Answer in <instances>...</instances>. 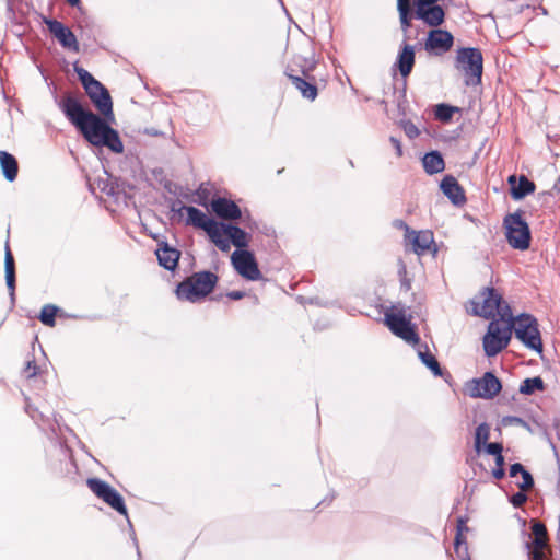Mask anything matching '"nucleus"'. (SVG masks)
<instances>
[{"mask_svg": "<svg viewBox=\"0 0 560 560\" xmlns=\"http://www.w3.org/2000/svg\"><path fill=\"white\" fill-rule=\"evenodd\" d=\"M503 228L508 244L518 250H526L530 246V230L522 218V211L509 213L503 219Z\"/></svg>", "mask_w": 560, "mask_h": 560, "instance_id": "nucleus-4", "label": "nucleus"}, {"mask_svg": "<svg viewBox=\"0 0 560 560\" xmlns=\"http://www.w3.org/2000/svg\"><path fill=\"white\" fill-rule=\"evenodd\" d=\"M385 323L393 334L410 343H417L419 337L409 319L406 318L404 310L385 313Z\"/></svg>", "mask_w": 560, "mask_h": 560, "instance_id": "nucleus-9", "label": "nucleus"}, {"mask_svg": "<svg viewBox=\"0 0 560 560\" xmlns=\"http://www.w3.org/2000/svg\"><path fill=\"white\" fill-rule=\"evenodd\" d=\"M412 246V250L417 255H423L427 253L434 242L433 233L429 230L425 231H411L409 237H406Z\"/></svg>", "mask_w": 560, "mask_h": 560, "instance_id": "nucleus-19", "label": "nucleus"}, {"mask_svg": "<svg viewBox=\"0 0 560 560\" xmlns=\"http://www.w3.org/2000/svg\"><path fill=\"white\" fill-rule=\"evenodd\" d=\"M395 226H397L399 229H404L406 231L405 237H409V234L411 233V230L409 229V226L402 220L395 221Z\"/></svg>", "mask_w": 560, "mask_h": 560, "instance_id": "nucleus-49", "label": "nucleus"}, {"mask_svg": "<svg viewBox=\"0 0 560 560\" xmlns=\"http://www.w3.org/2000/svg\"><path fill=\"white\" fill-rule=\"evenodd\" d=\"M481 298L482 302L480 306L479 303L474 302V314L487 319L494 318L501 294L493 288H486L481 292Z\"/></svg>", "mask_w": 560, "mask_h": 560, "instance_id": "nucleus-14", "label": "nucleus"}, {"mask_svg": "<svg viewBox=\"0 0 560 560\" xmlns=\"http://www.w3.org/2000/svg\"><path fill=\"white\" fill-rule=\"evenodd\" d=\"M85 92L96 109L105 117L113 118V102L108 90L97 80L86 86Z\"/></svg>", "mask_w": 560, "mask_h": 560, "instance_id": "nucleus-11", "label": "nucleus"}, {"mask_svg": "<svg viewBox=\"0 0 560 560\" xmlns=\"http://www.w3.org/2000/svg\"><path fill=\"white\" fill-rule=\"evenodd\" d=\"M399 12V20L401 30L407 33L411 26V9H407L401 4V8H397Z\"/></svg>", "mask_w": 560, "mask_h": 560, "instance_id": "nucleus-37", "label": "nucleus"}, {"mask_svg": "<svg viewBox=\"0 0 560 560\" xmlns=\"http://www.w3.org/2000/svg\"><path fill=\"white\" fill-rule=\"evenodd\" d=\"M37 365L34 361H27L26 366L24 369V373L27 378H32L37 375Z\"/></svg>", "mask_w": 560, "mask_h": 560, "instance_id": "nucleus-43", "label": "nucleus"}, {"mask_svg": "<svg viewBox=\"0 0 560 560\" xmlns=\"http://www.w3.org/2000/svg\"><path fill=\"white\" fill-rule=\"evenodd\" d=\"M440 188L443 194L456 206H460L466 201L465 194L457 179L452 175H446Z\"/></svg>", "mask_w": 560, "mask_h": 560, "instance_id": "nucleus-17", "label": "nucleus"}, {"mask_svg": "<svg viewBox=\"0 0 560 560\" xmlns=\"http://www.w3.org/2000/svg\"><path fill=\"white\" fill-rule=\"evenodd\" d=\"M415 16L422 20L429 26L438 27L444 22L445 12L441 5L435 4L416 9Z\"/></svg>", "mask_w": 560, "mask_h": 560, "instance_id": "nucleus-18", "label": "nucleus"}, {"mask_svg": "<svg viewBox=\"0 0 560 560\" xmlns=\"http://www.w3.org/2000/svg\"><path fill=\"white\" fill-rule=\"evenodd\" d=\"M455 67L464 73L466 85H477L481 83L483 57L480 49L474 47L457 49Z\"/></svg>", "mask_w": 560, "mask_h": 560, "instance_id": "nucleus-3", "label": "nucleus"}, {"mask_svg": "<svg viewBox=\"0 0 560 560\" xmlns=\"http://www.w3.org/2000/svg\"><path fill=\"white\" fill-rule=\"evenodd\" d=\"M179 213L182 211H186L187 219L186 224L192 225L197 229H201L205 231L208 223L212 220V218H209L205 212H202L200 209L195 208L192 206H182L178 210Z\"/></svg>", "mask_w": 560, "mask_h": 560, "instance_id": "nucleus-22", "label": "nucleus"}, {"mask_svg": "<svg viewBox=\"0 0 560 560\" xmlns=\"http://www.w3.org/2000/svg\"><path fill=\"white\" fill-rule=\"evenodd\" d=\"M419 357L422 363L427 365L435 376L442 375L441 366L434 355L429 352H419Z\"/></svg>", "mask_w": 560, "mask_h": 560, "instance_id": "nucleus-35", "label": "nucleus"}, {"mask_svg": "<svg viewBox=\"0 0 560 560\" xmlns=\"http://www.w3.org/2000/svg\"><path fill=\"white\" fill-rule=\"evenodd\" d=\"M504 458L502 456V453H499V455H495V464L497 467H503Z\"/></svg>", "mask_w": 560, "mask_h": 560, "instance_id": "nucleus-52", "label": "nucleus"}, {"mask_svg": "<svg viewBox=\"0 0 560 560\" xmlns=\"http://www.w3.org/2000/svg\"><path fill=\"white\" fill-rule=\"evenodd\" d=\"M495 315L499 316L498 320L502 324H515L516 318L513 317L511 306L503 301L502 296L499 300V307L498 311H495Z\"/></svg>", "mask_w": 560, "mask_h": 560, "instance_id": "nucleus-33", "label": "nucleus"}, {"mask_svg": "<svg viewBox=\"0 0 560 560\" xmlns=\"http://www.w3.org/2000/svg\"><path fill=\"white\" fill-rule=\"evenodd\" d=\"M65 116L80 130L93 145L98 147L103 135L109 128L105 119L91 110L84 109L81 102L72 94H66L58 103Z\"/></svg>", "mask_w": 560, "mask_h": 560, "instance_id": "nucleus-1", "label": "nucleus"}, {"mask_svg": "<svg viewBox=\"0 0 560 560\" xmlns=\"http://www.w3.org/2000/svg\"><path fill=\"white\" fill-rule=\"evenodd\" d=\"M510 420L513 422H522V419H520L517 417L510 418Z\"/></svg>", "mask_w": 560, "mask_h": 560, "instance_id": "nucleus-56", "label": "nucleus"}, {"mask_svg": "<svg viewBox=\"0 0 560 560\" xmlns=\"http://www.w3.org/2000/svg\"><path fill=\"white\" fill-rule=\"evenodd\" d=\"M508 183L511 186V196L515 200H521L535 191V184L524 175L520 177L518 182L515 175H511Z\"/></svg>", "mask_w": 560, "mask_h": 560, "instance_id": "nucleus-20", "label": "nucleus"}, {"mask_svg": "<svg viewBox=\"0 0 560 560\" xmlns=\"http://www.w3.org/2000/svg\"><path fill=\"white\" fill-rule=\"evenodd\" d=\"M422 165L428 174L440 173L445 167L443 156L438 151L427 153L422 159Z\"/></svg>", "mask_w": 560, "mask_h": 560, "instance_id": "nucleus-26", "label": "nucleus"}, {"mask_svg": "<svg viewBox=\"0 0 560 560\" xmlns=\"http://www.w3.org/2000/svg\"><path fill=\"white\" fill-rule=\"evenodd\" d=\"M523 471H525V468L522 464L520 463H515L513 465H511L510 467V476L511 477H515L517 476L518 474H523Z\"/></svg>", "mask_w": 560, "mask_h": 560, "instance_id": "nucleus-45", "label": "nucleus"}, {"mask_svg": "<svg viewBox=\"0 0 560 560\" xmlns=\"http://www.w3.org/2000/svg\"><path fill=\"white\" fill-rule=\"evenodd\" d=\"M293 85L301 92L303 97L314 101L317 96V88L315 84L307 82L305 79L289 74Z\"/></svg>", "mask_w": 560, "mask_h": 560, "instance_id": "nucleus-29", "label": "nucleus"}, {"mask_svg": "<svg viewBox=\"0 0 560 560\" xmlns=\"http://www.w3.org/2000/svg\"><path fill=\"white\" fill-rule=\"evenodd\" d=\"M0 165L5 179L13 182L19 172L16 159L5 151H0Z\"/></svg>", "mask_w": 560, "mask_h": 560, "instance_id": "nucleus-25", "label": "nucleus"}, {"mask_svg": "<svg viewBox=\"0 0 560 560\" xmlns=\"http://www.w3.org/2000/svg\"><path fill=\"white\" fill-rule=\"evenodd\" d=\"M71 7H79L81 1L80 0H66Z\"/></svg>", "mask_w": 560, "mask_h": 560, "instance_id": "nucleus-54", "label": "nucleus"}, {"mask_svg": "<svg viewBox=\"0 0 560 560\" xmlns=\"http://www.w3.org/2000/svg\"><path fill=\"white\" fill-rule=\"evenodd\" d=\"M59 308L56 305L52 304H46L43 306L40 314H39V320L48 327H54L56 325V315Z\"/></svg>", "mask_w": 560, "mask_h": 560, "instance_id": "nucleus-32", "label": "nucleus"}, {"mask_svg": "<svg viewBox=\"0 0 560 560\" xmlns=\"http://www.w3.org/2000/svg\"><path fill=\"white\" fill-rule=\"evenodd\" d=\"M553 189L557 190V191H560V177L558 178V180L553 185Z\"/></svg>", "mask_w": 560, "mask_h": 560, "instance_id": "nucleus-55", "label": "nucleus"}, {"mask_svg": "<svg viewBox=\"0 0 560 560\" xmlns=\"http://www.w3.org/2000/svg\"><path fill=\"white\" fill-rule=\"evenodd\" d=\"M454 44V37L451 32L442 28L431 30L424 44L427 51L435 55L447 52Z\"/></svg>", "mask_w": 560, "mask_h": 560, "instance_id": "nucleus-12", "label": "nucleus"}, {"mask_svg": "<svg viewBox=\"0 0 560 560\" xmlns=\"http://www.w3.org/2000/svg\"><path fill=\"white\" fill-rule=\"evenodd\" d=\"M401 4L407 9H411L410 0H397V8H401Z\"/></svg>", "mask_w": 560, "mask_h": 560, "instance_id": "nucleus-51", "label": "nucleus"}, {"mask_svg": "<svg viewBox=\"0 0 560 560\" xmlns=\"http://www.w3.org/2000/svg\"><path fill=\"white\" fill-rule=\"evenodd\" d=\"M402 128H404L405 133L410 139H413V138L418 137L419 133H420L418 127L413 122H411V121H405L402 124Z\"/></svg>", "mask_w": 560, "mask_h": 560, "instance_id": "nucleus-41", "label": "nucleus"}, {"mask_svg": "<svg viewBox=\"0 0 560 560\" xmlns=\"http://www.w3.org/2000/svg\"><path fill=\"white\" fill-rule=\"evenodd\" d=\"M490 436V427L487 423H480L475 433V446L477 451L482 444H486Z\"/></svg>", "mask_w": 560, "mask_h": 560, "instance_id": "nucleus-36", "label": "nucleus"}, {"mask_svg": "<svg viewBox=\"0 0 560 560\" xmlns=\"http://www.w3.org/2000/svg\"><path fill=\"white\" fill-rule=\"evenodd\" d=\"M389 141L393 144V147H394V149L396 151L397 156L400 158L402 155V147H401L400 141L397 138H395V137H390Z\"/></svg>", "mask_w": 560, "mask_h": 560, "instance_id": "nucleus-46", "label": "nucleus"}, {"mask_svg": "<svg viewBox=\"0 0 560 560\" xmlns=\"http://www.w3.org/2000/svg\"><path fill=\"white\" fill-rule=\"evenodd\" d=\"M415 65V47L404 44L397 57V67L402 77L410 74Z\"/></svg>", "mask_w": 560, "mask_h": 560, "instance_id": "nucleus-23", "label": "nucleus"}, {"mask_svg": "<svg viewBox=\"0 0 560 560\" xmlns=\"http://www.w3.org/2000/svg\"><path fill=\"white\" fill-rule=\"evenodd\" d=\"M89 489L106 504L116 510L121 515L127 516V508L125 505L122 497L117 490L109 486L106 481L98 478H89Z\"/></svg>", "mask_w": 560, "mask_h": 560, "instance_id": "nucleus-8", "label": "nucleus"}, {"mask_svg": "<svg viewBox=\"0 0 560 560\" xmlns=\"http://www.w3.org/2000/svg\"><path fill=\"white\" fill-rule=\"evenodd\" d=\"M501 389L502 384L492 372H486L481 377L465 384V392L472 398L492 399Z\"/></svg>", "mask_w": 560, "mask_h": 560, "instance_id": "nucleus-7", "label": "nucleus"}, {"mask_svg": "<svg viewBox=\"0 0 560 560\" xmlns=\"http://www.w3.org/2000/svg\"><path fill=\"white\" fill-rule=\"evenodd\" d=\"M545 384L540 376H535L530 378H525L521 386H520V393L524 395H532L536 390H544Z\"/></svg>", "mask_w": 560, "mask_h": 560, "instance_id": "nucleus-31", "label": "nucleus"}, {"mask_svg": "<svg viewBox=\"0 0 560 560\" xmlns=\"http://www.w3.org/2000/svg\"><path fill=\"white\" fill-rule=\"evenodd\" d=\"M486 451L490 455H499V453H502V445L500 443H486Z\"/></svg>", "mask_w": 560, "mask_h": 560, "instance_id": "nucleus-44", "label": "nucleus"}, {"mask_svg": "<svg viewBox=\"0 0 560 560\" xmlns=\"http://www.w3.org/2000/svg\"><path fill=\"white\" fill-rule=\"evenodd\" d=\"M513 325L502 324L492 319L488 325V330L483 336V350L487 357H495L505 349L511 340Z\"/></svg>", "mask_w": 560, "mask_h": 560, "instance_id": "nucleus-6", "label": "nucleus"}, {"mask_svg": "<svg viewBox=\"0 0 560 560\" xmlns=\"http://www.w3.org/2000/svg\"><path fill=\"white\" fill-rule=\"evenodd\" d=\"M460 544V534L458 533L455 538V548L457 552H459Z\"/></svg>", "mask_w": 560, "mask_h": 560, "instance_id": "nucleus-53", "label": "nucleus"}, {"mask_svg": "<svg viewBox=\"0 0 560 560\" xmlns=\"http://www.w3.org/2000/svg\"><path fill=\"white\" fill-rule=\"evenodd\" d=\"M226 236L230 244L232 243L237 248H245L248 246L249 235L236 225L229 224V226H226Z\"/></svg>", "mask_w": 560, "mask_h": 560, "instance_id": "nucleus-28", "label": "nucleus"}, {"mask_svg": "<svg viewBox=\"0 0 560 560\" xmlns=\"http://www.w3.org/2000/svg\"><path fill=\"white\" fill-rule=\"evenodd\" d=\"M98 147H106L112 152L118 153V154L124 152V144L120 140V137H119L118 132L115 129H113L110 126L107 129V131L105 132V135H103V138H102Z\"/></svg>", "mask_w": 560, "mask_h": 560, "instance_id": "nucleus-27", "label": "nucleus"}, {"mask_svg": "<svg viewBox=\"0 0 560 560\" xmlns=\"http://www.w3.org/2000/svg\"><path fill=\"white\" fill-rule=\"evenodd\" d=\"M505 475V471L503 469V467H497L495 469H493L492 471V476L495 478V479H502Z\"/></svg>", "mask_w": 560, "mask_h": 560, "instance_id": "nucleus-50", "label": "nucleus"}, {"mask_svg": "<svg viewBox=\"0 0 560 560\" xmlns=\"http://www.w3.org/2000/svg\"><path fill=\"white\" fill-rule=\"evenodd\" d=\"M439 0H415L416 9L435 5Z\"/></svg>", "mask_w": 560, "mask_h": 560, "instance_id": "nucleus-47", "label": "nucleus"}, {"mask_svg": "<svg viewBox=\"0 0 560 560\" xmlns=\"http://www.w3.org/2000/svg\"><path fill=\"white\" fill-rule=\"evenodd\" d=\"M44 23L47 25L51 35L59 42V44L73 50L79 51V43L73 32L57 20L44 19Z\"/></svg>", "mask_w": 560, "mask_h": 560, "instance_id": "nucleus-13", "label": "nucleus"}, {"mask_svg": "<svg viewBox=\"0 0 560 560\" xmlns=\"http://www.w3.org/2000/svg\"><path fill=\"white\" fill-rule=\"evenodd\" d=\"M4 271L7 287L10 291L11 300L14 301L15 296V266L14 258L10 250L9 243L5 244V256H4Z\"/></svg>", "mask_w": 560, "mask_h": 560, "instance_id": "nucleus-24", "label": "nucleus"}, {"mask_svg": "<svg viewBox=\"0 0 560 560\" xmlns=\"http://www.w3.org/2000/svg\"><path fill=\"white\" fill-rule=\"evenodd\" d=\"M74 71L78 74L84 89L96 80L88 70L81 67L74 66Z\"/></svg>", "mask_w": 560, "mask_h": 560, "instance_id": "nucleus-38", "label": "nucleus"}, {"mask_svg": "<svg viewBox=\"0 0 560 560\" xmlns=\"http://www.w3.org/2000/svg\"><path fill=\"white\" fill-rule=\"evenodd\" d=\"M217 281L218 277L211 271L196 272L177 285V298L189 302H197L212 292Z\"/></svg>", "mask_w": 560, "mask_h": 560, "instance_id": "nucleus-2", "label": "nucleus"}, {"mask_svg": "<svg viewBox=\"0 0 560 560\" xmlns=\"http://www.w3.org/2000/svg\"><path fill=\"white\" fill-rule=\"evenodd\" d=\"M527 501V495L525 493V491H518L516 493H514L511 499H510V502L515 506V508H520L522 506L525 502Z\"/></svg>", "mask_w": 560, "mask_h": 560, "instance_id": "nucleus-42", "label": "nucleus"}, {"mask_svg": "<svg viewBox=\"0 0 560 560\" xmlns=\"http://www.w3.org/2000/svg\"><path fill=\"white\" fill-rule=\"evenodd\" d=\"M159 264L167 270H174L177 267L180 253L171 247L167 243L159 244L155 252Z\"/></svg>", "mask_w": 560, "mask_h": 560, "instance_id": "nucleus-21", "label": "nucleus"}, {"mask_svg": "<svg viewBox=\"0 0 560 560\" xmlns=\"http://www.w3.org/2000/svg\"><path fill=\"white\" fill-rule=\"evenodd\" d=\"M522 491H527L534 487V479L529 471L525 469L522 474V482L517 483Z\"/></svg>", "mask_w": 560, "mask_h": 560, "instance_id": "nucleus-40", "label": "nucleus"}, {"mask_svg": "<svg viewBox=\"0 0 560 560\" xmlns=\"http://www.w3.org/2000/svg\"><path fill=\"white\" fill-rule=\"evenodd\" d=\"M228 298H230L231 300H241L245 296V292L243 291H230L228 294Z\"/></svg>", "mask_w": 560, "mask_h": 560, "instance_id": "nucleus-48", "label": "nucleus"}, {"mask_svg": "<svg viewBox=\"0 0 560 560\" xmlns=\"http://www.w3.org/2000/svg\"><path fill=\"white\" fill-rule=\"evenodd\" d=\"M457 110H458L457 107H454V106H451L447 104H439L435 106L434 114L439 120H441L443 122H447L452 119L454 113Z\"/></svg>", "mask_w": 560, "mask_h": 560, "instance_id": "nucleus-34", "label": "nucleus"}, {"mask_svg": "<svg viewBox=\"0 0 560 560\" xmlns=\"http://www.w3.org/2000/svg\"><path fill=\"white\" fill-rule=\"evenodd\" d=\"M235 270L244 278L255 281L261 278V272L253 253L248 250H235L231 256Z\"/></svg>", "mask_w": 560, "mask_h": 560, "instance_id": "nucleus-10", "label": "nucleus"}, {"mask_svg": "<svg viewBox=\"0 0 560 560\" xmlns=\"http://www.w3.org/2000/svg\"><path fill=\"white\" fill-rule=\"evenodd\" d=\"M314 68V63H312L310 67H308V70H312Z\"/></svg>", "mask_w": 560, "mask_h": 560, "instance_id": "nucleus-57", "label": "nucleus"}, {"mask_svg": "<svg viewBox=\"0 0 560 560\" xmlns=\"http://www.w3.org/2000/svg\"><path fill=\"white\" fill-rule=\"evenodd\" d=\"M211 209L219 218L224 220H237L242 217L240 207L226 198L212 199Z\"/></svg>", "mask_w": 560, "mask_h": 560, "instance_id": "nucleus-15", "label": "nucleus"}, {"mask_svg": "<svg viewBox=\"0 0 560 560\" xmlns=\"http://www.w3.org/2000/svg\"><path fill=\"white\" fill-rule=\"evenodd\" d=\"M526 548L532 560H545L547 557L545 551L546 547L530 546L526 542Z\"/></svg>", "mask_w": 560, "mask_h": 560, "instance_id": "nucleus-39", "label": "nucleus"}, {"mask_svg": "<svg viewBox=\"0 0 560 560\" xmlns=\"http://www.w3.org/2000/svg\"><path fill=\"white\" fill-rule=\"evenodd\" d=\"M533 540L527 541L530 546L547 547L548 535L546 526L540 522H533L532 524Z\"/></svg>", "mask_w": 560, "mask_h": 560, "instance_id": "nucleus-30", "label": "nucleus"}, {"mask_svg": "<svg viewBox=\"0 0 560 560\" xmlns=\"http://www.w3.org/2000/svg\"><path fill=\"white\" fill-rule=\"evenodd\" d=\"M226 226H229V224L219 223L212 219L205 229V232L208 234L210 240L222 252L230 250V241L228 240L226 236Z\"/></svg>", "mask_w": 560, "mask_h": 560, "instance_id": "nucleus-16", "label": "nucleus"}, {"mask_svg": "<svg viewBox=\"0 0 560 560\" xmlns=\"http://www.w3.org/2000/svg\"><path fill=\"white\" fill-rule=\"evenodd\" d=\"M515 337L528 349L538 353L542 352V341L538 329L537 319L529 314L516 317L513 329Z\"/></svg>", "mask_w": 560, "mask_h": 560, "instance_id": "nucleus-5", "label": "nucleus"}]
</instances>
